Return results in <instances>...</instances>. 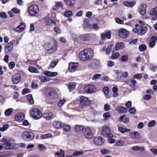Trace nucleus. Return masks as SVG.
<instances>
[{
	"mask_svg": "<svg viewBox=\"0 0 157 157\" xmlns=\"http://www.w3.org/2000/svg\"><path fill=\"white\" fill-rule=\"evenodd\" d=\"M93 56V50L91 48H87L80 52L79 57L81 60L87 61L91 59Z\"/></svg>",
	"mask_w": 157,
	"mask_h": 157,
	"instance_id": "nucleus-1",
	"label": "nucleus"
},
{
	"mask_svg": "<svg viewBox=\"0 0 157 157\" xmlns=\"http://www.w3.org/2000/svg\"><path fill=\"white\" fill-rule=\"evenodd\" d=\"M14 142V139H8L6 141V143L3 144L4 147L7 149H16L18 147V145L15 143H12L11 142Z\"/></svg>",
	"mask_w": 157,
	"mask_h": 157,
	"instance_id": "nucleus-2",
	"label": "nucleus"
},
{
	"mask_svg": "<svg viewBox=\"0 0 157 157\" xmlns=\"http://www.w3.org/2000/svg\"><path fill=\"white\" fill-rule=\"evenodd\" d=\"M21 137L24 140L29 141L32 140L34 138L33 133L30 131H25L21 134Z\"/></svg>",
	"mask_w": 157,
	"mask_h": 157,
	"instance_id": "nucleus-3",
	"label": "nucleus"
},
{
	"mask_svg": "<svg viewBox=\"0 0 157 157\" xmlns=\"http://www.w3.org/2000/svg\"><path fill=\"white\" fill-rule=\"evenodd\" d=\"M30 114L32 118L36 120L40 118L42 116L41 112L36 108H33L31 110Z\"/></svg>",
	"mask_w": 157,
	"mask_h": 157,
	"instance_id": "nucleus-4",
	"label": "nucleus"
},
{
	"mask_svg": "<svg viewBox=\"0 0 157 157\" xmlns=\"http://www.w3.org/2000/svg\"><path fill=\"white\" fill-rule=\"evenodd\" d=\"M83 133L85 137L87 139H91L94 136L93 132L89 127H86L84 128Z\"/></svg>",
	"mask_w": 157,
	"mask_h": 157,
	"instance_id": "nucleus-5",
	"label": "nucleus"
},
{
	"mask_svg": "<svg viewBox=\"0 0 157 157\" xmlns=\"http://www.w3.org/2000/svg\"><path fill=\"white\" fill-rule=\"evenodd\" d=\"M102 134L105 137L112 138L113 136V134L110 133L109 128L107 126H104L102 128Z\"/></svg>",
	"mask_w": 157,
	"mask_h": 157,
	"instance_id": "nucleus-6",
	"label": "nucleus"
},
{
	"mask_svg": "<svg viewBox=\"0 0 157 157\" xmlns=\"http://www.w3.org/2000/svg\"><path fill=\"white\" fill-rule=\"evenodd\" d=\"M39 10L38 6L36 5H33L30 6L29 8V12L31 16H35L38 13Z\"/></svg>",
	"mask_w": 157,
	"mask_h": 157,
	"instance_id": "nucleus-7",
	"label": "nucleus"
},
{
	"mask_svg": "<svg viewBox=\"0 0 157 157\" xmlns=\"http://www.w3.org/2000/svg\"><path fill=\"white\" fill-rule=\"evenodd\" d=\"M79 101L80 105L82 108L88 105L90 103V101L88 100L87 98L83 96H82L80 98Z\"/></svg>",
	"mask_w": 157,
	"mask_h": 157,
	"instance_id": "nucleus-8",
	"label": "nucleus"
},
{
	"mask_svg": "<svg viewBox=\"0 0 157 157\" xmlns=\"http://www.w3.org/2000/svg\"><path fill=\"white\" fill-rule=\"evenodd\" d=\"M84 91L88 93L94 92L96 91V87L92 85H89L85 86L84 88Z\"/></svg>",
	"mask_w": 157,
	"mask_h": 157,
	"instance_id": "nucleus-9",
	"label": "nucleus"
},
{
	"mask_svg": "<svg viewBox=\"0 0 157 157\" xmlns=\"http://www.w3.org/2000/svg\"><path fill=\"white\" fill-rule=\"evenodd\" d=\"M118 33L120 37L122 38H127L129 34L128 31L123 28H121L119 30Z\"/></svg>",
	"mask_w": 157,
	"mask_h": 157,
	"instance_id": "nucleus-10",
	"label": "nucleus"
},
{
	"mask_svg": "<svg viewBox=\"0 0 157 157\" xmlns=\"http://www.w3.org/2000/svg\"><path fill=\"white\" fill-rule=\"evenodd\" d=\"M89 66L93 69H97L100 67V62L97 59H94L91 62Z\"/></svg>",
	"mask_w": 157,
	"mask_h": 157,
	"instance_id": "nucleus-11",
	"label": "nucleus"
},
{
	"mask_svg": "<svg viewBox=\"0 0 157 157\" xmlns=\"http://www.w3.org/2000/svg\"><path fill=\"white\" fill-rule=\"evenodd\" d=\"M93 140L94 143L97 145H101L105 142L104 139L101 136L94 137Z\"/></svg>",
	"mask_w": 157,
	"mask_h": 157,
	"instance_id": "nucleus-12",
	"label": "nucleus"
},
{
	"mask_svg": "<svg viewBox=\"0 0 157 157\" xmlns=\"http://www.w3.org/2000/svg\"><path fill=\"white\" fill-rule=\"evenodd\" d=\"M150 15L151 16V20H155L157 19V8L155 7L150 10Z\"/></svg>",
	"mask_w": 157,
	"mask_h": 157,
	"instance_id": "nucleus-13",
	"label": "nucleus"
},
{
	"mask_svg": "<svg viewBox=\"0 0 157 157\" xmlns=\"http://www.w3.org/2000/svg\"><path fill=\"white\" fill-rule=\"evenodd\" d=\"M147 6L145 4H142L139 6L138 11L141 15H145Z\"/></svg>",
	"mask_w": 157,
	"mask_h": 157,
	"instance_id": "nucleus-14",
	"label": "nucleus"
},
{
	"mask_svg": "<svg viewBox=\"0 0 157 157\" xmlns=\"http://www.w3.org/2000/svg\"><path fill=\"white\" fill-rule=\"evenodd\" d=\"M78 64L76 63H69L68 70L71 72H73L76 70Z\"/></svg>",
	"mask_w": 157,
	"mask_h": 157,
	"instance_id": "nucleus-15",
	"label": "nucleus"
},
{
	"mask_svg": "<svg viewBox=\"0 0 157 157\" xmlns=\"http://www.w3.org/2000/svg\"><path fill=\"white\" fill-rule=\"evenodd\" d=\"M13 43L12 42H10L7 44L5 48V53H8L10 52L13 48Z\"/></svg>",
	"mask_w": 157,
	"mask_h": 157,
	"instance_id": "nucleus-16",
	"label": "nucleus"
},
{
	"mask_svg": "<svg viewBox=\"0 0 157 157\" xmlns=\"http://www.w3.org/2000/svg\"><path fill=\"white\" fill-rule=\"evenodd\" d=\"M14 118L16 121H21L25 118V114L23 113H19L15 115Z\"/></svg>",
	"mask_w": 157,
	"mask_h": 157,
	"instance_id": "nucleus-17",
	"label": "nucleus"
},
{
	"mask_svg": "<svg viewBox=\"0 0 157 157\" xmlns=\"http://www.w3.org/2000/svg\"><path fill=\"white\" fill-rule=\"evenodd\" d=\"M12 80L13 84L17 83L21 80L20 75L18 74H15L12 76Z\"/></svg>",
	"mask_w": 157,
	"mask_h": 157,
	"instance_id": "nucleus-18",
	"label": "nucleus"
},
{
	"mask_svg": "<svg viewBox=\"0 0 157 157\" xmlns=\"http://www.w3.org/2000/svg\"><path fill=\"white\" fill-rule=\"evenodd\" d=\"M25 28V25L21 23L20 25L18 26L16 28L14 29V31L18 33H20L24 30Z\"/></svg>",
	"mask_w": 157,
	"mask_h": 157,
	"instance_id": "nucleus-19",
	"label": "nucleus"
},
{
	"mask_svg": "<svg viewBox=\"0 0 157 157\" xmlns=\"http://www.w3.org/2000/svg\"><path fill=\"white\" fill-rule=\"evenodd\" d=\"M57 46L58 45L56 41L55 40H53L52 46L48 50V52L49 53H52L55 51L57 49Z\"/></svg>",
	"mask_w": 157,
	"mask_h": 157,
	"instance_id": "nucleus-20",
	"label": "nucleus"
},
{
	"mask_svg": "<svg viewBox=\"0 0 157 157\" xmlns=\"http://www.w3.org/2000/svg\"><path fill=\"white\" fill-rule=\"evenodd\" d=\"M43 74L45 75L50 77H53L57 76L58 73L57 72H51L49 71H44Z\"/></svg>",
	"mask_w": 157,
	"mask_h": 157,
	"instance_id": "nucleus-21",
	"label": "nucleus"
},
{
	"mask_svg": "<svg viewBox=\"0 0 157 157\" xmlns=\"http://www.w3.org/2000/svg\"><path fill=\"white\" fill-rule=\"evenodd\" d=\"M48 95L52 98H58L57 94L55 92L54 90L52 89L50 90Z\"/></svg>",
	"mask_w": 157,
	"mask_h": 157,
	"instance_id": "nucleus-22",
	"label": "nucleus"
},
{
	"mask_svg": "<svg viewBox=\"0 0 157 157\" xmlns=\"http://www.w3.org/2000/svg\"><path fill=\"white\" fill-rule=\"evenodd\" d=\"M43 117L49 120L52 119L54 118V115L52 113H44L43 114Z\"/></svg>",
	"mask_w": 157,
	"mask_h": 157,
	"instance_id": "nucleus-23",
	"label": "nucleus"
},
{
	"mask_svg": "<svg viewBox=\"0 0 157 157\" xmlns=\"http://www.w3.org/2000/svg\"><path fill=\"white\" fill-rule=\"evenodd\" d=\"M67 6L69 7H72L75 5V0H64Z\"/></svg>",
	"mask_w": 157,
	"mask_h": 157,
	"instance_id": "nucleus-24",
	"label": "nucleus"
},
{
	"mask_svg": "<svg viewBox=\"0 0 157 157\" xmlns=\"http://www.w3.org/2000/svg\"><path fill=\"white\" fill-rule=\"evenodd\" d=\"M111 34L110 32H107L106 33H102L101 35V38L102 40H105L106 38L110 39L111 37Z\"/></svg>",
	"mask_w": 157,
	"mask_h": 157,
	"instance_id": "nucleus-25",
	"label": "nucleus"
},
{
	"mask_svg": "<svg viewBox=\"0 0 157 157\" xmlns=\"http://www.w3.org/2000/svg\"><path fill=\"white\" fill-rule=\"evenodd\" d=\"M116 73L117 75V78H120L121 75H122L123 78H126L128 75V73L127 72H124L123 73H121L118 71H116Z\"/></svg>",
	"mask_w": 157,
	"mask_h": 157,
	"instance_id": "nucleus-26",
	"label": "nucleus"
},
{
	"mask_svg": "<svg viewBox=\"0 0 157 157\" xmlns=\"http://www.w3.org/2000/svg\"><path fill=\"white\" fill-rule=\"evenodd\" d=\"M136 4V2L133 1L131 2L128 1H125L123 2L124 6L128 7H132L134 6Z\"/></svg>",
	"mask_w": 157,
	"mask_h": 157,
	"instance_id": "nucleus-27",
	"label": "nucleus"
},
{
	"mask_svg": "<svg viewBox=\"0 0 157 157\" xmlns=\"http://www.w3.org/2000/svg\"><path fill=\"white\" fill-rule=\"evenodd\" d=\"M63 7L62 3L61 2H57L56 3L55 6L53 7L54 10H58L59 9L62 8Z\"/></svg>",
	"mask_w": 157,
	"mask_h": 157,
	"instance_id": "nucleus-28",
	"label": "nucleus"
},
{
	"mask_svg": "<svg viewBox=\"0 0 157 157\" xmlns=\"http://www.w3.org/2000/svg\"><path fill=\"white\" fill-rule=\"evenodd\" d=\"M147 28L145 26H140L138 29V33L140 34H144L147 31Z\"/></svg>",
	"mask_w": 157,
	"mask_h": 157,
	"instance_id": "nucleus-29",
	"label": "nucleus"
},
{
	"mask_svg": "<svg viewBox=\"0 0 157 157\" xmlns=\"http://www.w3.org/2000/svg\"><path fill=\"white\" fill-rule=\"evenodd\" d=\"M157 41L156 36H153L151 39V41L149 44V46L150 48H153L155 45V41Z\"/></svg>",
	"mask_w": 157,
	"mask_h": 157,
	"instance_id": "nucleus-30",
	"label": "nucleus"
},
{
	"mask_svg": "<svg viewBox=\"0 0 157 157\" xmlns=\"http://www.w3.org/2000/svg\"><path fill=\"white\" fill-rule=\"evenodd\" d=\"M45 21L47 25H55V22L48 17H45Z\"/></svg>",
	"mask_w": 157,
	"mask_h": 157,
	"instance_id": "nucleus-31",
	"label": "nucleus"
},
{
	"mask_svg": "<svg viewBox=\"0 0 157 157\" xmlns=\"http://www.w3.org/2000/svg\"><path fill=\"white\" fill-rule=\"evenodd\" d=\"M129 138L138 139L139 137V134L137 132H134L130 133L129 135Z\"/></svg>",
	"mask_w": 157,
	"mask_h": 157,
	"instance_id": "nucleus-32",
	"label": "nucleus"
},
{
	"mask_svg": "<svg viewBox=\"0 0 157 157\" xmlns=\"http://www.w3.org/2000/svg\"><path fill=\"white\" fill-rule=\"evenodd\" d=\"M132 149L133 151H143L145 150V149L143 147H139L136 146L132 147Z\"/></svg>",
	"mask_w": 157,
	"mask_h": 157,
	"instance_id": "nucleus-33",
	"label": "nucleus"
},
{
	"mask_svg": "<svg viewBox=\"0 0 157 157\" xmlns=\"http://www.w3.org/2000/svg\"><path fill=\"white\" fill-rule=\"evenodd\" d=\"M81 40L82 41H88L90 39V35L89 34H85L82 35L80 36Z\"/></svg>",
	"mask_w": 157,
	"mask_h": 157,
	"instance_id": "nucleus-34",
	"label": "nucleus"
},
{
	"mask_svg": "<svg viewBox=\"0 0 157 157\" xmlns=\"http://www.w3.org/2000/svg\"><path fill=\"white\" fill-rule=\"evenodd\" d=\"M124 44L123 43L119 42L116 45L115 49L116 50L121 49L124 48Z\"/></svg>",
	"mask_w": 157,
	"mask_h": 157,
	"instance_id": "nucleus-35",
	"label": "nucleus"
},
{
	"mask_svg": "<svg viewBox=\"0 0 157 157\" xmlns=\"http://www.w3.org/2000/svg\"><path fill=\"white\" fill-rule=\"evenodd\" d=\"M53 125L54 128H59L62 126L61 123L60 122L56 121L53 122Z\"/></svg>",
	"mask_w": 157,
	"mask_h": 157,
	"instance_id": "nucleus-36",
	"label": "nucleus"
},
{
	"mask_svg": "<svg viewBox=\"0 0 157 157\" xmlns=\"http://www.w3.org/2000/svg\"><path fill=\"white\" fill-rule=\"evenodd\" d=\"M118 131L122 134H124L125 132H129L131 130L129 128H124L122 127H118Z\"/></svg>",
	"mask_w": 157,
	"mask_h": 157,
	"instance_id": "nucleus-37",
	"label": "nucleus"
},
{
	"mask_svg": "<svg viewBox=\"0 0 157 157\" xmlns=\"http://www.w3.org/2000/svg\"><path fill=\"white\" fill-rule=\"evenodd\" d=\"M117 110L120 113H125L127 111L126 108L122 106H119L117 107Z\"/></svg>",
	"mask_w": 157,
	"mask_h": 157,
	"instance_id": "nucleus-38",
	"label": "nucleus"
},
{
	"mask_svg": "<svg viewBox=\"0 0 157 157\" xmlns=\"http://www.w3.org/2000/svg\"><path fill=\"white\" fill-rule=\"evenodd\" d=\"M13 110V109L12 108H10L6 109L5 112V115L7 116H10L12 114Z\"/></svg>",
	"mask_w": 157,
	"mask_h": 157,
	"instance_id": "nucleus-39",
	"label": "nucleus"
},
{
	"mask_svg": "<svg viewBox=\"0 0 157 157\" xmlns=\"http://www.w3.org/2000/svg\"><path fill=\"white\" fill-rule=\"evenodd\" d=\"M75 86L76 85L75 83L71 82L68 84V88L70 91H71L72 90L75 89Z\"/></svg>",
	"mask_w": 157,
	"mask_h": 157,
	"instance_id": "nucleus-40",
	"label": "nucleus"
},
{
	"mask_svg": "<svg viewBox=\"0 0 157 157\" xmlns=\"http://www.w3.org/2000/svg\"><path fill=\"white\" fill-rule=\"evenodd\" d=\"M27 98L28 102L31 105L34 104V101L32 94H29L27 96Z\"/></svg>",
	"mask_w": 157,
	"mask_h": 157,
	"instance_id": "nucleus-41",
	"label": "nucleus"
},
{
	"mask_svg": "<svg viewBox=\"0 0 157 157\" xmlns=\"http://www.w3.org/2000/svg\"><path fill=\"white\" fill-rule=\"evenodd\" d=\"M52 137V135L51 134L48 133L44 135H42L41 136V139H47L49 138H51Z\"/></svg>",
	"mask_w": 157,
	"mask_h": 157,
	"instance_id": "nucleus-42",
	"label": "nucleus"
},
{
	"mask_svg": "<svg viewBox=\"0 0 157 157\" xmlns=\"http://www.w3.org/2000/svg\"><path fill=\"white\" fill-rule=\"evenodd\" d=\"M74 128L75 131L77 132L81 131L82 130H83L84 128L83 126L79 125H75L74 127Z\"/></svg>",
	"mask_w": 157,
	"mask_h": 157,
	"instance_id": "nucleus-43",
	"label": "nucleus"
},
{
	"mask_svg": "<svg viewBox=\"0 0 157 157\" xmlns=\"http://www.w3.org/2000/svg\"><path fill=\"white\" fill-rule=\"evenodd\" d=\"M137 83V82L134 79H131L130 81V83L129 84V86L131 88H133L134 87Z\"/></svg>",
	"mask_w": 157,
	"mask_h": 157,
	"instance_id": "nucleus-44",
	"label": "nucleus"
},
{
	"mask_svg": "<svg viewBox=\"0 0 157 157\" xmlns=\"http://www.w3.org/2000/svg\"><path fill=\"white\" fill-rule=\"evenodd\" d=\"M112 90L113 93V97H117L118 95V93H117L118 91V88L117 87H114L112 89Z\"/></svg>",
	"mask_w": 157,
	"mask_h": 157,
	"instance_id": "nucleus-45",
	"label": "nucleus"
},
{
	"mask_svg": "<svg viewBox=\"0 0 157 157\" xmlns=\"http://www.w3.org/2000/svg\"><path fill=\"white\" fill-rule=\"evenodd\" d=\"M39 78L41 81L43 82H47L49 81L48 78L42 75L39 76Z\"/></svg>",
	"mask_w": 157,
	"mask_h": 157,
	"instance_id": "nucleus-46",
	"label": "nucleus"
},
{
	"mask_svg": "<svg viewBox=\"0 0 157 157\" xmlns=\"http://www.w3.org/2000/svg\"><path fill=\"white\" fill-rule=\"evenodd\" d=\"M66 100L64 99H60L57 105L59 107H61L65 103Z\"/></svg>",
	"mask_w": 157,
	"mask_h": 157,
	"instance_id": "nucleus-47",
	"label": "nucleus"
},
{
	"mask_svg": "<svg viewBox=\"0 0 157 157\" xmlns=\"http://www.w3.org/2000/svg\"><path fill=\"white\" fill-rule=\"evenodd\" d=\"M29 70L31 73H37L38 72V71L33 67H30L29 68Z\"/></svg>",
	"mask_w": 157,
	"mask_h": 157,
	"instance_id": "nucleus-48",
	"label": "nucleus"
},
{
	"mask_svg": "<svg viewBox=\"0 0 157 157\" xmlns=\"http://www.w3.org/2000/svg\"><path fill=\"white\" fill-rule=\"evenodd\" d=\"M121 60L123 62H126L128 60V55H124L122 56L121 58Z\"/></svg>",
	"mask_w": 157,
	"mask_h": 157,
	"instance_id": "nucleus-49",
	"label": "nucleus"
},
{
	"mask_svg": "<svg viewBox=\"0 0 157 157\" xmlns=\"http://www.w3.org/2000/svg\"><path fill=\"white\" fill-rule=\"evenodd\" d=\"M124 143V140H120L117 141L115 145L117 146H122L123 145Z\"/></svg>",
	"mask_w": 157,
	"mask_h": 157,
	"instance_id": "nucleus-50",
	"label": "nucleus"
},
{
	"mask_svg": "<svg viewBox=\"0 0 157 157\" xmlns=\"http://www.w3.org/2000/svg\"><path fill=\"white\" fill-rule=\"evenodd\" d=\"M120 119L121 121L124 123H127L129 122L128 119L125 116H121Z\"/></svg>",
	"mask_w": 157,
	"mask_h": 157,
	"instance_id": "nucleus-51",
	"label": "nucleus"
},
{
	"mask_svg": "<svg viewBox=\"0 0 157 157\" xmlns=\"http://www.w3.org/2000/svg\"><path fill=\"white\" fill-rule=\"evenodd\" d=\"M9 126V124H8L3 125V127L0 128V131L1 132L5 131L8 128Z\"/></svg>",
	"mask_w": 157,
	"mask_h": 157,
	"instance_id": "nucleus-52",
	"label": "nucleus"
},
{
	"mask_svg": "<svg viewBox=\"0 0 157 157\" xmlns=\"http://www.w3.org/2000/svg\"><path fill=\"white\" fill-rule=\"evenodd\" d=\"M112 45H109L108 47L106 49L105 48H103L102 49L103 51L105 50L106 49V53L107 54H109L112 50Z\"/></svg>",
	"mask_w": 157,
	"mask_h": 157,
	"instance_id": "nucleus-53",
	"label": "nucleus"
},
{
	"mask_svg": "<svg viewBox=\"0 0 157 157\" xmlns=\"http://www.w3.org/2000/svg\"><path fill=\"white\" fill-rule=\"evenodd\" d=\"M58 62V61L57 59H55L53 61L50 63V67L52 68L54 67L57 65Z\"/></svg>",
	"mask_w": 157,
	"mask_h": 157,
	"instance_id": "nucleus-54",
	"label": "nucleus"
},
{
	"mask_svg": "<svg viewBox=\"0 0 157 157\" xmlns=\"http://www.w3.org/2000/svg\"><path fill=\"white\" fill-rule=\"evenodd\" d=\"M67 110L68 112L72 113H74L75 112L79 111L78 109L77 108H68Z\"/></svg>",
	"mask_w": 157,
	"mask_h": 157,
	"instance_id": "nucleus-55",
	"label": "nucleus"
},
{
	"mask_svg": "<svg viewBox=\"0 0 157 157\" xmlns=\"http://www.w3.org/2000/svg\"><path fill=\"white\" fill-rule=\"evenodd\" d=\"M1 157H5L9 155H10V152L6 151L0 152Z\"/></svg>",
	"mask_w": 157,
	"mask_h": 157,
	"instance_id": "nucleus-56",
	"label": "nucleus"
},
{
	"mask_svg": "<svg viewBox=\"0 0 157 157\" xmlns=\"http://www.w3.org/2000/svg\"><path fill=\"white\" fill-rule=\"evenodd\" d=\"M139 48L140 51H143L146 49L147 46L144 44H140L139 46Z\"/></svg>",
	"mask_w": 157,
	"mask_h": 157,
	"instance_id": "nucleus-57",
	"label": "nucleus"
},
{
	"mask_svg": "<svg viewBox=\"0 0 157 157\" xmlns=\"http://www.w3.org/2000/svg\"><path fill=\"white\" fill-rule=\"evenodd\" d=\"M103 117L105 120H107L110 117L111 115L109 112H106L103 114Z\"/></svg>",
	"mask_w": 157,
	"mask_h": 157,
	"instance_id": "nucleus-58",
	"label": "nucleus"
},
{
	"mask_svg": "<svg viewBox=\"0 0 157 157\" xmlns=\"http://www.w3.org/2000/svg\"><path fill=\"white\" fill-rule=\"evenodd\" d=\"M73 15L71 11H66L64 13V16L67 17H69Z\"/></svg>",
	"mask_w": 157,
	"mask_h": 157,
	"instance_id": "nucleus-59",
	"label": "nucleus"
},
{
	"mask_svg": "<svg viewBox=\"0 0 157 157\" xmlns=\"http://www.w3.org/2000/svg\"><path fill=\"white\" fill-rule=\"evenodd\" d=\"M101 153L103 155L108 154L109 152V150L105 149H102L100 150Z\"/></svg>",
	"mask_w": 157,
	"mask_h": 157,
	"instance_id": "nucleus-60",
	"label": "nucleus"
},
{
	"mask_svg": "<svg viewBox=\"0 0 157 157\" xmlns=\"http://www.w3.org/2000/svg\"><path fill=\"white\" fill-rule=\"evenodd\" d=\"M156 124V122L154 120H152L149 122L148 124V127H153Z\"/></svg>",
	"mask_w": 157,
	"mask_h": 157,
	"instance_id": "nucleus-61",
	"label": "nucleus"
},
{
	"mask_svg": "<svg viewBox=\"0 0 157 157\" xmlns=\"http://www.w3.org/2000/svg\"><path fill=\"white\" fill-rule=\"evenodd\" d=\"M120 56L119 53L117 52L112 54L111 57L113 59H116L118 58Z\"/></svg>",
	"mask_w": 157,
	"mask_h": 157,
	"instance_id": "nucleus-62",
	"label": "nucleus"
},
{
	"mask_svg": "<svg viewBox=\"0 0 157 157\" xmlns=\"http://www.w3.org/2000/svg\"><path fill=\"white\" fill-rule=\"evenodd\" d=\"M71 128V127L69 125L65 124L63 126V128L66 132H67Z\"/></svg>",
	"mask_w": 157,
	"mask_h": 157,
	"instance_id": "nucleus-63",
	"label": "nucleus"
},
{
	"mask_svg": "<svg viewBox=\"0 0 157 157\" xmlns=\"http://www.w3.org/2000/svg\"><path fill=\"white\" fill-rule=\"evenodd\" d=\"M115 21L116 23L119 24H123L124 22L123 20L120 19L118 17L115 18Z\"/></svg>",
	"mask_w": 157,
	"mask_h": 157,
	"instance_id": "nucleus-64",
	"label": "nucleus"
}]
</instances>
